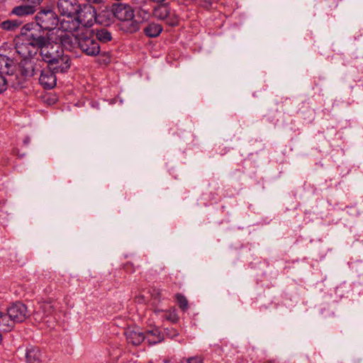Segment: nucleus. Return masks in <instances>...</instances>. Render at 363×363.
I'll list each match as a JSON object with an SVG mask.
<instances>
[{
  "instance_id": "obj_1",
  "label": "nucleus",
  "mask_w": 363,
  "mask_h": 363,
  "mask_svg": "<svg viewBox=\"0 0 363 363\" xmlns=\"http://www.w3.org/2000/svg\"><path fill=\"white\" fill-rule=\"evenodd\" d=\"M50 38L48 33L34 23H28L21 28L20 33L13 39L16 52L23 59H34L39 50Z\"/></svg>"
},
{
  "instance_id": "obj_2",
  "label": "nucleus",
  "mask_w": 363,
  "mask_h": 363,
  "mask_svg": "<svg viewBox=\"0 0 363 363\" xmlns=\"http://www.w3.org/2000/svg\"><path fill=\"white\" fill-rule=\"evenodd\" d=\"M39 69L33 60L23 59L18 65L13 59L0 55V74L10 78L11 86L14 89L25 87L28 79Z\"/></svg>"
},
{
  "instance_id": "obj_3",
  "label": "nucleus",
  "mask_w": 363,
  "mask_h": 363,
  "mask_svg": "<svg viewBox=\"0 0 363 363\" xmlns=\"http://www.w3.org/2000/svg\"><path fill=\"white\" fill-rule=\"evenodd\" d=\"M96 20V11L89 4H80L77 13L72 21H63L62 28L65 30L73 32L77 30L80 26L90 28Z\"/></svg>"
},
{
  "instance_id": "obj_4",
  "label": "nucleus",
  "mask_w": 363,
  "mask_h": 363,
  "mask_svg": "<svg viewBox=\"0 0 363 363\" xmlns=\"http://www.w3.org/2000/svg\"><path fill=\"white\" fill-rule=\"evenodd\" d=\"M60 23L57 14L52 9H43L35 16L34 25L43 29L44 32L55 29Z\"/></svg>"
},
{
  "instance_id": "obj_5",
  "label": "nucleus",
  "mask_w": 363,
  "mask_h": 363,
  "mask_svg": "<svg viewBox=\"0 0 363 363\" xmlns=\"http://www.w3.org/2000/svg\"><path fill=\"white\" fill-rule=\"evenodd\" d=\"M77 48L85 55L95 57L100 54L101 48L93 35L82 34L74 38Z\"/></svg>"
},
{
  "instance_id": "obj_6",
  "label": "nucleus",
  "mask_w": 363,
  "mask_h": 363,
  "mask_svg": "<svg viewBox=\"0 0 363 363\" xmlns=\"http://www.w3.org/2000/svg\"><path fill=\"white\" fill-rule=\"evenodd\" d=\"M152 13L155 18L164 21L170 26H176L179 23L178 16L171 11L167 4H160L152 7Z\"/></svg>"
},
{
  "instance_id": "obj_7",
  "label": "nucleus",
  "mask_w": 363,
  "mask_h": 363,
  "mask_svg": "<svg viewBox=\"0 0 363 363\" xmlns=\"http://www.w3.org/2000/svg\"><path fill=\"white\" fill-rule=\"evenodd\" d=\"M35 60L36 65L40 69L35 73L34 75L38 74L39 72L40 73L39 77V82L41 86L45 89H51L56 86L57 83V72H54L52 69L48 67L42 69L41 61H39L38 59H33Z\"/></svg>"
},
{
  "instance_id": "obj_8",
  "label": "nucleus",
  "mask_w": 363,
  "mask_h": 363,
  "mask_svg": "<svg viewBox=\"0 0 363 363\" xmlns=\"http://www.w3.org/2000/svg\"><path fill=\"white\" fill-rule=\"evenodd\" d=\"M6 309L15 324L23 323L30 315L27 306L21 301L12 303Z\"/></svg>"
},
{
  "instance_id": "obj_9",
  "label": "nucleus",
  "mask_w": 363,
  "mask_h": 363,
  "mask_svg": "<svg viewBox=\"0 0 363 363\" xmlns=\"http://www.w3.org/2000/svg\"><path fill=\"white\" fill-rule=\"evenodd\" d=\"M111 11L113 16L120 21H131L135 16L134 9L128 4H113Z\"/></svg>"
},
{
  "instance_id": "obj_10",
  "label": "nucleus",
  "mask_w": 363,
  "mask_h": 363,
  "mask_svg": "<svg viewBox=\"0 0 363 363\" xmlns=\"http://www.w3.org/2000/svg\"><path fill=\"white\" fill-rule=\"evenodd\" d=\"M80 4L78 0H58L57 6L61 15L72 21L77 13Z\"/></svg>"
},
{
  "instance_id": "obj_11",
  "label": "nucleus",
  "mask_w": 363,
  "mask_h": 363,
  "mask_svg": "<svg viewBox=\"0 0 363 363\" xmlns=\"http://www.w3.org/2000/svg\"><path fill=\"white\" fill-rule=\"evenodd\" d=\"M47 66L57 74L65 73L70 68L71 59L69 55H65L63 50L61 49V52L58 54V57H56Z\"/></svg>"
},
{
  "instance_id": "obj_12",
  "label": "nucleus",
  "mask_w": 363,
  "mask_h": 363,
  "mask_svg": "<svg viewBox=\"0 0 363 363\" xmlns=\"http://www.w3.org/2000/svg\"><path fill=\"white\" fill-rule=\"evenodd\" d=\"M38 52L40 53V56L41 57V63L43 62H45L48 65L56 57H58V54L61 52V50H56L54 45L50 43V38L48 40L47 43L43 46V48H39Z\"/></svg>"
},
{
  "instance_id": "obj_13",
  "label": "nucleus",
  "mask_w": 363,
  "mask_h": 363,
  "mask_svg": "<svg viewBox=\"0 0 363 363\" xmlns=\"http://www.w3.org/2000/svg\"><path fill=\"white\" fill-rule=\"evenodd\" d=\"M152 0H133L134 13L136 12L143 20L147 19L152 13Z\"/></svg>"
},
{
  "instance_id": "obj_14",
  "label": "nucleus",
  "mask_w": 363,
  "mask_h": 363,
  "mask_svg": "<svg viewBox=\"0 0 363 363\" xmlns=\"http://www.w3.org/2000/svg\"><path fill=\"white\" fill-rule=\"evenodd\" d=\"M64 32L61 31V33L57 35V43L61 44L62 47L66 50H72L77 43H75V38L77 36H73L71 35L72 32Z\"/></svg>"
},
{
  "instance_id": "obj_15",
  "label": "nucleus",
  "mask_w": 363,
  "mask_h": 363,
  "mask_svg": "<svg viewBox=\"0 0 363 363\" xmlns=\"http://www.w3.org/2000/svg\"><path fill=\"white\" fill-rule=\"evenodd\" d=\"M25 358L27 363H41L42 352L38 347L28 345L26 349Z\"/></svg>"
},
{
  "instance_id": "obj_16",
  "label": "nucleus",
  "mask_w": 363,
  "mask_h": 363,
  "mask_svg": "<svg viewBox=\"0 0 363 363\" xmlns=\"http://www.w3.org/2000/svg\"><path fill=\"white\" fill-rule=\"evenodd\" d=\"M145 340L149 345H156L164 340V334L159 328L155 327L145 332Z\"/></svg>"
},
{
  "instance_id": "obj_17",
  "label": "nucleus",
  "mask_w": 363,
  "mask_h": 363,
  "mask_svg": "<svg viewBox=\"0 0 363 363\" xmlns=\"http://www.w3.org/2000/svg\"><path fill=\"white\" fill-rule=\"evenodd\" d=\"M16 324L9 314L7 310L6 312L0 311V330L4 332H10L15 327Z\"/></svg>"
},
{
  "instance_id": "obj_18",
  "label": "nucleus",
  "mask_w": 363,
  "mask_h": 363,
  "mask_svg": "<svg viewBox=\"0 0 363 363\" xmlns=\"http://www.w3.org/2000/svg\"><path fill=\"white\" fill-rule=\"evenodd\" d=\"M126 338L129 343L135 346L140 345L143 342L145 341V333L139 330H128L126 333Z\"/></svg>"
},
{
  "instance_id": "obj_19",
  "label": "nucleus",
  "mask_w": 363,
  "mask_h": 363,
  "mask_svg": "<svg viewBox=\"0 0 363 363\" xmlns=\"http://www.w3.org/2000/svg\"><path fill=\"white\" fill-rule=\"evenodd\" d=\"M35 12L33 6H30L26 3L23 2V4L15 6L11 11V15H15L19 17H24L28 15L33 14Z\"/></svg>"
},
{
  "instance_id": "obj_20",
  "label": "nucleus",
  "mask_w": 363,
  "mask_h": 363,
  "mask_svg": "<svg viewBox=\"0 0 363 363\" xmlns=\"http://www.w3.org/2000/svg\"><path fill=\"white\" fill-rule=\"evenodd\" d=\"M162 26L160 24L150 23L144 28V33L147 37L156 38L162 33Z\"/></svg>"
},
{
  "instance_id": "obj_21",
  "label": "nucleus",
  "mask_w": 363,
  "mask_h": 363,
  "mask_svg": "<svg viewBox=\"0 0 363 363\" xmlns=\"http://www.w3.org/2000/svg\"><path fill=\"white\" fill-rule=\"evenodd\" d=\"M94 38L98 43H106L112 40L113 36L111 33L108 30L107 28H101L100 29H96Z\"/></svg>"
},
{
  "instance_id": "obj_22",
  "label": "nucleus",
  "mask_w": 363,
  "mask_h": 363,
  "mask_svg": "<svg viewBox=\"0 0 363 363\" xmlns=\"http://www.w3.org/2000/svg\"><path fill=\"white\" fill-rule=\"evenodd\" d=\"M55 303L52 301L43 302L39 310L43 313V315L40 318V320H43L45 317H48L54 314L55 311Z\"/></svg>"
},
{
  "instance_id": "obj_23",
  "label": "nucleus",
  "mask_w": 363,
  "mask_h": 363,
  "mask_svg": "<svg viewBox=\"0 0 363 363\" xmlns=\"http://www.w3.org/2000/svg\"><path fill=\"white\" fill-rule=\"evenodd\" d=\"M22 21L18 19H9L0 23V28L6 31H15L18 29Z\"/></svg>"
},
{
  "instance_id": "obj_24",
  "label": "nucleus",
  "mask_w": 363,
  "mask_h": 363,
  "mask_svg": "<svg viewBox=\"0 0 363 363\" xmlns=\"http://www.w3.org/2000/svg\"><path fill=\"white\" fill-rule=\"evenodd\" d=\"M150 294L152 305H157L163 299L162 291L160 289L155 287L152 288L150 290Z\"/></svg>"
},
{
  "instance_id": "obj_25",
  "label": "nucleus",
  "mask_w": 363,
  "mask_h": 363,
  "mask_svg": "<svg viewBox=\"0 0 363 363\" xmlns=\"http://www.w3.org/2000/svg\"><path fill=\"white\" fill-rule=\"evenodd\" d=\"M175 298L177 301V303L179 307V308L182 311H186L189 306V301L187 298L182 294H177L175 295Z\"/></svg>"
},
{
  "instance_id": "obj_26",
  "label": "nucleus",
  "mask_w": 363,
  "mask_h": 363,
  "mask_svg": "<svg viewBox=\"0 0 363 363\" xmlns=\"http://www.w3.org/2000/svg\"><path fill=\"white\" fill-rule=\"evenodd\" d=\"M10 78L0 74V94L4 92L9 86H11Z\"/></svg>"
},
{
  "instance_id": "obj_27",
  "label": "nucleus",
  "mask_w": 363,
  "mask_h": 363,
  "mask_svg": "<svg viewBox=\"0 0 363 363\" xmlns=\"http://www.w3.org/2000/svg\"><path fill=\"white\" fill-rule=\"evenodd\" d=\"M164 337H167L170 339H173L179 335V332L177 329L173 327H169L164 329Z\"/></svg>"
},
{
  "instance_id": "obj_28",
  "label": "nucleus",
  "mask_w": 363,
  "mask_h": 363,
  "mask_svg": "<svg viewBox=\"0 0 363 363\" xmlns=\"http://www.w3.org/2000/svg\"><path fill=\"white\" fill-rule=\"evenodd\" d=\"M179 363H203V357L201 355H196L187 359H183Z\"/></svg>"
},
{
  "instance_id": "obj_29",
  "label": "nucleus",
  "mask_w": 363,
  "mask_h": 363,
  "mask_svg": "<svg viewBox=\"0 0 363 363\" xmlns=\"http://www.w3.org/2000/svg\"><path fill=\"white\" fill-rule=\"evenodd\" d=\"M23 1L30 6H33L34 9L36 10L37 6L40 4L43 0H23Z\"/></svg>"
},
{
  "instance_id": "obj_30",
  "label": "nucleus",
  "mask_w": 363,
  "mask_h": 363,
  "mask_svg": "<svg viewBox=\"0 0 363 363\" xmlns=\"http://www.w3.org/2000/svg\"><path fill=\"white\" fill-rule=\"evenodd\" d=\"M101 55L104 57L102 60V63L104 64V65L109 64L110 62H111L110 54L108 52H104L101 53Z\"/></svg>"
},
{
  "instance_id": "obj_31",
  "label": "nucleus",
  "mask_w": 363,
  "mask_h": 363,
  "mask_svg": "<svg viewBox=\"0 0 363 363\" xmlns=\"http://www.w3.org/2000/svg\"><path fill=\"white\" fill-rule=\"evenodd\" d=\"M138 26L137 25H134L133 23H131V26L130 28H128V32H130V33H133V32H135L138 30Z\"/></svg>"
},
{
  "instance_id": "obj_32",
  "label": "nucleus",
  "mask_w": 363,
  "mask_h": 363,
  "mask_svg": "<svg viewBox=\"0 0 363 363\" xmlns=\"http://www.w3.org/2000/svg\"><path fill=\"white\" fill-rule=\"evenodd\" d=\"M23 142L25 145H27L30 143V138H25Z\"/></svg>"
},
{
  "instance_id": "obj_33",
  "label": "nucleus",
  "mask_w": 363,
  "mask_h": 363,
  "mask_svg": "<svg viewBox=\"0 0 363 363\" xmlns=\"http://www.w3.org/2000/svg\"><path fill=\"white\" fill-rule=\"evenodd\" d=\"M138 302L139 303H142V302H145L146 300L145 299V297L144 296H141V297H138Z\"/></svg>"
},
{
  "instance_id": "obj_34",
  "label": "nucleus",
  "mask_w": 363,
  "mask_h": 363,
  "mask_svg": "<svg viewBox=\"0 0 363 363\" xmlns=\"http://www.w3.org/2000/svg\"><path fill=\"white\" fill-rule=\"evenodd\" d=\"M152 1L154 2H158V3H162L163 2L164 0H152Z\"/></svg>"
},
{
  "instance_id": "obj_35",
  "label": "nucleus",
  "mask_w": 363,
  "mask_h": 363,
  "mask_svg": "<svg viewBox=\"0 0 363 363\" xmlns=\"http://www.w3.org/2000/svg\"><path fill=\"white\" fill-rule=\"evenodd\" d=\"M177 320H178V318H172V323H176Z\"/></svg>"
}]
</instances>
